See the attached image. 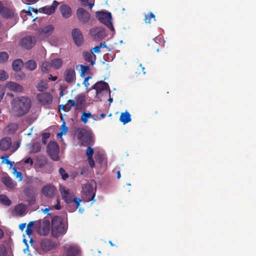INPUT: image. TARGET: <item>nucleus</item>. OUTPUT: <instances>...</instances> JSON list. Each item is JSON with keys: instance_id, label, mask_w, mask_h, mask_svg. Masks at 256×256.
Segmentation results:
<instances>
[{"instance_id": "3", "label": "nucleus", "mask_w": 256, "mask_h": 256, "mask_svg": "<svg viewBox=\"0 0 256 256\" xmlns=\"http://www.w3.org/2000/svg\"><path fill=\"white\" fill-rule=\"evenodd\" d=\"M78 139L84 146H92L94 139L90 132L85 128H78L76 130Z\"/></svg>"}, {"instance_id": "21", "label": "nucleus", "mask_w": 256, "mask_h": 256, "mask_svg": "<svg viewBox=\"0 0 256 256\" xmlns=\"http://www.w3.org/2000/svg\"><path fill=\"white\" fill-rule=\"evenodd\" d=\"M59 3L56 0H54L51 6H46L42 8V12L46 14L50 15L54 14Z\"/></svg>"}, {"instance_id": "45", "label": "nucleus", "mask_w": 256, "mask_h": 256, "mask_svg": "<svg viewBox=\"0 0 256 256\" xmlns=\"http://www.w3.org/2000/svg\"><path fill=\"white\" fill-rule=\"evenodd\" d=\"M50 136V134L48 132H45L42 134V142L46 144V140Z\"/></svg>"}, {"instance_id": "42", "label": "nucleus", "mask_w": 256, "mask_h": 256, "mask_svg": "<svg viewBox=\"0 0 256 256\" xmlns=\"http://www.w3.org/2000/svg\"><path fill=\"white\" fill-rule=\"evenodd\" d=\"M72 202H74L76 204V207L74 208V210H75L80 206L82 200L78 198H72Z\"/></svg>"}, {"instance_id": "60", "label": "nucleus", "mask_w": 256, "mask_h": 256, "mask_svg": "<svg viewBox=\"0 0 256 256\" xmlns=\"http://www.w3.org/2000/svg\"><path fill=\"white\" fill-rule=\"evenodd\" d=\"M48 79L52 81H55L58 79V76H52V74H50Z\"/></svg>"}, {"instance_id": "14", "label": "nucleus", "mask_w": 256, "mask_h": 256, "mask_svg": "<svg viewBox=\"0 0 256 256\" xmlns=\"http://www.w3.org/2000/svg\"><path fill=\"white\" fill-rule=\"evenodd\" d=\"M40 247L43 251L48 252L55 248L56 244L51 240L44 238L40 241Z\"/></svg>"}, {"instance_id": "19", "label": "nucleus", "mask_w": 256, "mask_h": 256, "mask_svg": "<svg viewBox=\"0 0 256 256\" xmlns=\"http://www.w3.org/2000/svg\"><path fill=\"white\" fill-rule=\"evenodd\" d=\"M59 8L62 16L64 18H68L72 16V10L69 6L62 4Z\"/></svg>"}, {"instance_id": "51", "label": "nucleus", "mask_w": 256, "mask_h": 256, "mask_svg": "<svg viewBox=\"0 0 256 256\" xmlns=\"http://www.w3.org/2000/svg\"><path fill=\"white\" fill-rule=\"evenodd\" d=\"M6 251L4 248H0V256H6Z\"/></svg>"}, {"instance_id": "41", "label": "nucleus", "mask_w": 256, "mask_h": 256, "mask_svg": "<svg viewBox=\"0 0 256 256\" xmlns=\"http://www.w3.org/2000/svg\"><path fill=\"white\" fill-rule=\"evenodd\" d=\"M8 78V74L4 70H0V80H4Z\"/></svg>"}, {"instance_id": "50", "label": "nucleus", "mask_w": 256, "mask_h": 256, "mask_svg": "<svg viewBox=\"0 0 256 256\" xmlns=\"http://www.w3.org/2000/svg\"><path fill=\"white\" fill-rule=\"evenodd\" d=\"M90 78H91V76H88L87 77H86L84 80V82H83V84H84L85 86L88 88V85H89V83L88 82V80Z\"/></svg>"}, {"instance_id": "23", "label": "nucleus", "mask_w": 256, "mask_h": 256, "mask_svg": "<svg viewBox=\"0 0 256 256\" xmlns=\"http://www.w3.org/2000/svg\"><path fill=\"white\" fill-rule=\"evenodd\" d=\"M11 144V138L5 137L0 140V149L2 151H6L10 148Z\"/></svg>"}, {"instance_id": "9", "label": "nucleus", "mask_w": 256, "mask_h": 256, "mask_svg": "<svg viewBox=\"0 0 256 256\" xmlns=\"http://www.w3.org/2000/svg\"><path fill=\"white\" fill-rule=\"evenodd\" d=\"M64 80L69 84L75 83L76 80V72L73 68H66L64 73Z\"/></svg>"}, {"instance_id": "62", "label": "nucleus", "mask_w": 256, "mask_h": 256, "mask_svg": "<svg viewBox=\"0 0 256 256\" xmlns=\"http://www.w3.org/2000/svg\"><path fill=\"white\" fill-rule=\"evenodd\" d=\"M99 46H100V48H107L108 46H107V45H106V42H102L100 44Z\"/></svg>"}, {"instance_id": "56", "label": "nucleus", "mask_w": 256, "mask_h": 256, "mask_svg": "<svg viewBox=\"0 0 256 256\" xmlns=\"http://www.w3.org/2000/svg\"><path fill=\"white\" fill-rule=\"evenodd\" d=\"M70 104V106H71V108L74 106L75 104V102L74 100H68L67 102V104Z\"/></svg>"}, {"instance_id": "40", "label": "nucleus", "mask_w": 256, "mask_h": 256, "mask_svg": "<svg viewBox=\"0 0 256 256\" xmlns=\"http://www.w3.org/2000/svg\"><path fill=\"white\" fill-rule=\"evenodd\" d=\"M94 152V149L91 146H88L86 150V155L88 156V158H92Z\"/></svg>"}, {"instance_id": "63", "label": "nucleus", "mask_w": 256, "mask_h": 256, "mask_svg": "<svg viewBox=\"0 0 256 256\" xmlns=\"http://www.w3.org/2000/svg\"><path fill=\"white\" fill-rule=\"evenodd\" d=\"M34 224V222H30L28 224V226H27L26 228H30V229H32V228Z\"/></svg>"}, {"instance_id": "37", "label": "nucleus", "mask_w": 256, "mask_h": 256, "mask_svg": "<svg viewBox=\"0 0 256 256\" xmlns=\"http://www.w3.org/2000/svg\"><path fill=\"white\" fill-rule=\"evenodd\" d=\"M92 118V114L90 112H83L81 116V120L84 123L86 124L88 119Z\"/></svg>"}, {"instance_id": "17", "label": "nucleus", "mask_w": 256, "mask_h": 256, "mask_svg": "<svg viewBox=\"0 0 256 256\" xmlns=\"http://www.w3.org/2000/svg\"><path fill=\"white\" fill-rule=\"evenodd\" d=\"M66 256H80V248L74 245H70L64 247Z\"/></svg>"}, {"instance_id": "29", "label": "nucleus", "mask_w": 256, "mask_h": 256, "mask_svg": "<svg viewBox=\"0 0 256 256\" xmlns=\"http://www.w3.org/2000/svg\"><path fill=\"white\" fill-rule=\"evenodd\" d=\"M92 55L96 58V56L92 53V52H84L82 54V56H84V60L88 62H90L91 64L93 66L94 64H95V61L92 60Z\"/></svg>"}, {"instance_id": "5", "label": "nucleus", "mask_w": 256, "mask_h": 256, "mask_svg": "<svg viewBox=\"0 0 256 256\" xmlns=\"http://www.w3.org/2000/svg\"><path fill=\"white\" fill-rule=\"evenodd\" d=\"M46 152L52 160L56 162L59 160L60 148L56 142H50L47 146Z\"/></svg>"}, {"instance_id": "34", "label": "nucleus", "mask_w": 256, "mask_h": 256, "mask_svg": "<svg viewBox=\"0 0 256 256\" xmlns=\"http://www.w3.org/2000/svg\"><path fill=\"white\" fill-rule=\"evenodd\" d=\"M26 210L25 207L23 204H19L16 206L14 211L19 216L23 214Z\"/></svg>"}, {"instance_id": "16", "label": "nucleus", "mask_w": 256, "mask_h": 256, "mask_svg": "<svg viewBox=\"0 0 256 256\" xmlns=\"http://www.w3.org/2000/svg\"><path fill=\"white\" fill-rule=\"evenodd\" d=\"M38 101L42 104H48L52 102V96L48 92H42L37 96Z\"/></svg>"}, {"instance_id": "2", "label": "nucleus", "mask_w": 256, "mask_h": 256, "mask_svg": "<svg viewBox=\"0 0 256 256\" xmlns=\"http://www.w3.org/2000/svg\"><path fill=\"white\" fill-rule=\"evenodd\" d=\"M67 228L60 216H55L52 218V234L53 236L58 238L64 234L67 230Z\"/></svg>"}, {"instance_id": "54", "label": "nucleus", "mask_w": 256, "mask_h": 256, "mask_svg": "<svg viewBox=\"0 0 256 256\" xmlns=\"http://www.w3.org/2000/svg\"><path fill=\"white\" fill-rule=\"evenodd\" d=\"M8 157H2V159H4V158H7ZM6 163L7 164H8L10 166V167H12L13 165V162H12L11 161L8 160L7 158H6Z\"/></svg>"}, {"instance_id": "20", "label": "nucleus", "mask_w": 256, "mask_h": 256, "mask_svg": "<svg viewBox=\"0 0 256 256\" xmlns=\"http://www.w3.org/2000/svg\"><path fill=\"white\" fill-rule=\"evenodd\" d=\"M50 230V222L49 220H44L39 229L38 232L42 236H46L48 234Z\"/></svg>"}, {"instance_id": "55", "label": "nucleus", "mask_w": 256, "mask_h": 256, "mask_svg": "<svg viewBox=\"0 0 256 256\" xmlns=\"http://www.w3.org/2000/svg\"><path fill=\"white\" fill-rule=\"evenodd\" d=\"M83 6H86L88 5V0H78Z\"/></svg>"}, {"instance_id": "30", "label": "nucleus", "mask_w": 256, "mask_h": 256, "mask_svg": "<svg viewBox=\"0 0 256 256\" xmlns=\"http://www.w3.org/2000/svg\"><path fill=\"white\" fill-rule=\"evenodd\" d=\"M50 62L52 68H53L55 70H58L61 68L62 64V59L60 58L52 60Z\"/></svg>"}, {"instance_id": "12", "label": "nucleus", "mask_w": 256, "mask_h": 256, "mask_svg": "<svg viewBox=\"0 0 256 256\" xmlns=\"http://www.w3.org/2000/svg\"><path fill=\"white\" fill-rule=\"evenodd\" d=\"M56 188L52 184H46L42 189V194L47 198H52L55 195Z\"/></svg>"}, {"instance_id": "6", "label": "nucleus", "mask_w": 256, "mask_h": 256, "mask_svg": "<svg viewBox=\"0 0 256 256\" xmlns=\"http://www.w3.org/2000/svg\"><path fill=\"white\" fill-rule=\"evenodd\" d=\"M76 16L80 22L86 24L91 18L90 14L82 8H78L76 10Z\"/></svg>"}, {"instance_id": "57", "label": "nucleus", "mask_w": 256, "mask_h": 256, "mask_svg": "<svg viewBox=\"0 0 256 256\" xmlns=\"http://www.w3.org/2000/svg\"><path fill=\"white\" fill-rule=\"evenodd\" d=\"M80 174L81 175H83V176L87 175V170H86V169L84 168H82L81 170Z\"/></svg>"}, {"instance_id": "13", "label": "nucleus", "mask_w": 256, "mask_h": 256, "mask_svg": "<svg viewBox=\"0 0 256 256\" xmlns=\"http://www.w3.org/2000/svg\"><path fill=\"white\" fill-rule=\"evenodd\" d=\"M72 36L75 44L80 46L83 43V36L78 28H74L72 31Z\"/></svg>"}, {"instance_id": "32", "label": "nucleus", "mask_w": 256, "mask_h": 256, "mask_svg": "<svg viewBox=\"0 0 256 256\" xmlns=\"http://www.w3.org/2000/svg\"><path fill=\"white\" fill-rule=\"evenodd\" d=\"M41 144L40 142H34L32 144L30 153L36 154L40 152Z\"/></svg>"}, {"instance_id": "11", "label": "nucleus", "mask_w": 256, "mask_h": 256, "mask_svg": "<svg viewBox=\"0 0 256 256\" xmlns=\"http://www.w3.org/2000/svg\"><path fill=\"white\" fill-rule=\"evenodd\" d=\"M90 34L95 40H102L106 36L104 29L100 27H96L91 29Z\"/></svg>"}, {"instance_id": "28", "label": "nucleus", "mask_w": 256, "mask_h": 256, "mask_svg": "<svg viewBox=\"0 0 256 256\" xmlns=\"http://www.w3.org/2000/svg\"><path fill=\"white\" fill-rule=\"evenodd\" d=\"M23 66V62L20 59H16L14 60L12 63V67L14 70L16 72L20 71Z\"/></svg>"}, {"instance_id": "48", "label": "nucleus", "mask_w": 256, "mask_h": 256, "mask_svg": "<svg viewBox=\"0 0 256 256\" xmlns=\"http://www.w3.org/2000/svg\"><path fill=\"white\" fill-rule=\"evenodd\" d=\"M88 164L91 168H93L95 166V162L94 160L92 158H88Z\"/></svg>"}, {"instance_id": "10", "label": "nucleus", "mask_w": 256, "mask_h": 256, "mask_svg": "<svg viewBox=\"0 0 256 256\" xmlns=\"http://www.w3.org/2000/svg\"><path fill=\"white\" fill-rule=\"evenodd\" d=\"M36 40L32 36H28L22 38L20 44L21 46L27 50L32 48L36 44Z\"/></svg>"}, {"instance_id": "58", "label": "nucleus", "mask_w": 256, "mask_h": 256, "mask_svg": "<svg viewBox=\"0 0 256 256\" xmlns=\"http://www.w3.org/2000/svg\"><path fill=\"white\" fill-rule=\"evenodd\" d=\"M84 101V98L83 96H80L78 100H76V102L79 104H82V102Z\"/></svg>"}, {"instance_id": "35", "label": "nucleus", "mask_w": 256, "mask_h": 256, "mask_svg": "<svg viewBox=\"0 0 256 256\" xmlns=\"http://www.w3.org/2000/svg\"><path fill=\"white\" fill-rule=\"evenodd\" d=\"M26 67L30 70H33L36 68V63L33 60H29L26 62Z\"/></svg>"}, {"instance_id": "27", "label": "nucleus", "mask_w": 256, "mask_h": 256, "mask_svg": "<svg viewBox=\"0 0 256 256\" xmlns=\"http://www.w3.org/2000/svg\"><path fill=\"white\" fill-rule=\"evenodd\" d=\"M131 120L130 114L128 112H122L120 116V120L124 124L130 122Z\"/></svg>"}, {"instance_id": "15", "label": "nucleus", "mask_w": 256, "mask_h": 256, "mask_svg": "<svg viewBox=\"0 0 256 256\" xmlns=\"http://www.w3.org/2000/svg\"><path fill=\"white\" fill-rule=\"evenodd\" d=\"M24 193L25 196L30 199L28 202L30 205H32L36 202V191L32 187H28L24 190Z\"/></svg>"}, {"instance_id": "52", "label": "nucleus", "mask_w": 256, "mask_h": 256, "mask_svg": "<svg viewBox=\"0 0 256 256\" xmlns=\"http://www.w3.org/2000/svg\"><path fill=\"white\" fill-rule=\"evenodd\" d=\"M144 20L146 24H150L151 22V18H150L149 15H146L145 14V18Z\"/></svg>"}, {"instance_id": "36", "label": "nucleus", "mask_w": 256, "mask_h": 256, "mask_svg": "<svg viewBox=\"0 0 256 256\" xmlns=\"http://www.w3.org/2000/svg\"><path fill=\"white\" fill-rule=\"evenodd\" d=\"M51 64L50 62H44L41 66V70L44 72H47L51 68Z\"/></svg>"}, {"instance_id": "39", "label": "nucleus", "mask_w": 256, "mask_h": 256, "mask_svg": "<svg viewBox=\"0 0 256 256\" xmlns=\"http://www.w3.org/2000/svg\"><path fill=\"white\" fill-rule=\"evenodd\" d=\"M58 172L60 176H62V178L64 180H66L68 177V174L66 172V171L62 168H60L58 170Z\"/></svg>"}, {"instance_id": "59", "label": "nucleus", "mask_w": 256, "mask_h": 256, "mask_svg": "<svg viewBox=\"0 0 256 256\" xmlns=\"http://www.w3.org/2000/svg\"><path fill=\"white\" fill-rule=\"evenodd\" d=\"M26 226V223H22L19 225V228L22 231H23Z\"/></svg>"}, {"instance_id": "43", "label": "nucleus", "mask_w": 256, "mask_h": 256, "mask_svg": "<svg viewBox=\"0 0 256 256\" xmlns=\"http://www.w3.org/2000/svg\"><path fill=\"white\" fill-rule=\"evenodd\" d=\"M13 170H14V172L16 174V176L17 178H20V180H22V172H20L17 171L16 168H14Z\"/></svg>"}, {"instance_id": "38", "label": "nucleus", "mask_w": 256, "mask_h": 256, "mask_svg": "<svg viewBox=\"0 0 256 256\" xmlns=\"http://www.w3.org/2000/svg\"><path fill=\"white\" fill-rule=\"evenodd\" d=\"M78 66H80V76L82 77H84L85 74L90 70V66H84L82 64H80Z\"/></svg>"}, {"instance_id": "47", "label": "nucleus", "mask_w": 256, "mask_h": 256, "mask_svg": "<svg viewBox=\"0 0 256 256\" xmlns=\"http://www.w3.org/2000/svg\"><path fill=\"white\" fill-rule=\"evenodd\" d=\"M100 48H101L99 45L96 46L95 47H94L93 48H92L91 50V52L93 54H94V52L97 53V54L100 53Z\"/></svg>"}, {"instance_id": "18", "label": "nucleus", "mask_w": 256, "mask_h": 256, "mask_svg": "<svg viewBox=\"0 0 256 256\" xmlns=\"http://www.w3.org/2000/svg\"><path fill=\"white\" fill-rule=\"evenodd\" d=\"M92 88L96 90L97 94L100 93L102 90H110L108 84L104 81H99L96 83L92 86Z\"/></svg>"}, {"instance_id": "53", "label": "nucleus", "mask_w": 256, "mask_h": 256, "mask_svg": "<svg viewBox=\"0 0 256 256\" xmlns=\"http://www.w3.org/2000/svg\"><path fill=\"white\" fill-rule=\"evenodd\" d=\"M26 233L30 237L32 233V229L26 228Z\"/></svg>"}, {"instance_id": "33", "label": "nucleus", "mask_w": 256, "mask_h": 256, "mask_svg": "<svg viewBox=\"0 0 256 256\" xmlns=\"http://www.w3.org/2000/svg\"><path fill=\"white\" fill-rule=\"evenodd\" d=\"M9 58V54L6 52H0V64H4L6 62Z\"/></svg>"}, {"instance_id": "26", "label": "nucleus", "mask_w": 256, "mask_h": 256, "mask_svg": "<svg viewBox=\"0 0 256 256\" xmlns=\"http://www.w3.org/2000/svg\"><path fill=\"white\" fill-rule=\"evenodd\" d=\"M2 183L8 188L12 189L15 188L16 184L14 183L10 177H4L2 178Z\"/></svg>"}, {"instance_id": "25", "label": "nucleus", "mask_w": 256, "mask_h": 256, "mask_svg": "<svg viewBox=\"0 0 256 256\" xmlns=\"http://www.w3.org/2000/svg\"><path fill=\"white\" fill-rule=\"evenodd\" d=\"M6 86L8 89L16 92H21L23 89L22 86L12 82H8L6 84Z\"/></svg>"}, {"instance_id": "64", "label": "nucleus", "mask_w": 256, "mask_h": 256, "mask_svg": "<svg viewBox=\"0 0 256 256\" xmlns=\"http://www.w3.org/2000/svg\"><path fill=\"white\" fill-rule=\"evenodd\" d=\"M149 16L150 18H151V19L153 18L154 21L156 20L155 15L152 12H149Z\"/></svg>"}, {"instance_id": "1", "label": "nucleus", "mask_w": 256, "mask_h": 256, "mask_svg": "<svg viewBox=\"0 0 256 256\" xmlns=\"http://www.w3.org/2000/svg\"><path fill=\"white\" fill-rule=\"evenodd\" d=\"M30 107L31 102L30 98L26 97L16 98L12 102L10 112L14 116H22L28 112Z\"/></svg>"}, {"instance_id": "31", "label": "nucleus", "mask_w": 256, "mask_h": 256, "mask_svg": "<svg viewBox=\"0 0 256 256\" xmlns=\"http://www.w3.org/2000/svg\"><path fill=\"white\" fill-rule=\"evenodd\" d=\"M0 202L4 205L9 206L11 204V201L4 194L0 195Z\"/></svg>"}, {"instance_id": "44", "label": "nucleus", "mask_w": 256, "mask_h": 256, "mask_svg": "<svg viewBox=\"0 0 256 256\" xmlns=\"http://www.w3.org/2000/svg\"><path fill=\"white\" fill-rule=\"evenodd\" d=\"M52 209H55L57 210H60L61 208V206L60 204V200L59 198H56V204L54 206H53L51 208Z\"/></svg>"}, {"instance_id": "46", "label": "nucleus", "mask_w": 256, "mask_h": 256, "mask_svg": "<svg viewBox=\"0 0 256 256\" xmlns=\"http://www.w3.org/2000/svg\"><path fill=\"white\" fill-rule=\"evenodd\" d=\"M60 110L62 109L65 112H68L71 109V106H70L67 104H63L60 106Z\"/></svg>"}, {"instance_id": "22", "label": "nucleus", "mask_w": 256, "mask_h": 256, "mask_svg": "<svg viewBox=\"0 0 256 256\" xmlns=\"http://www.w3.org/2000/svg\"><path fill=\"white\" fill-rule=\"evenodd\" d=\"M60 190L62 199L68 204L72 202V196L70 194L69 190L64 186L60 187Z\"/></svg>"}, {"instance_id": "49", "label": "nucleus", "mask_w": 256, "mask_h": 256, "mask_svg": "<svg viewBox=\"0 0 256 256\" xmlns=\"http://www.w3.org/2000/svg\"><path fill=\"white\" fill-rule=\"evenodd\" d=\"M24 162L25 164H30V166H32L34 164L33 160L30 157H29L25 159L24 160Z\"/></svg>"}, {"instance_id": "7", "label": "nucleus", "mask_w": 256, "mask_h": 256, "mask_svg": "<svg viewBox=\"0 0 256 256\" xmlns=\"http://www.w3.org/2000/svg\"><path fill=\"white\" fill-rule=\"evenodd\" d=\"M0 14L4 18L11 19L14 18L16 14H15L13 9L4 6L0 2Z\"/></svg>"}, {"instance_id": "24", "label": "nucleus", "mask_w": 256, "mask_h": 256, "mask_svg": "<svg viewBox=\"0 0 256 256\" xmlns=\"http://www.w3.org/2000/svg\"><path fill=\"white\" fill-rule=\"evenodd\" d=\"M83 190L86 196H88L90 197L88 198V200H92L95 196V194L94 192L92 186L90 184H86L83 188Z\"/></svg>"}, {"instance_id": "8", "label": "nucleus", "mask_w": 256, "mask_h": 256, "mask_svg": "<svg viewBox=\"0 0 256 256\" xmlns=\"http://www.w3.org/2000/svg\"><path fill=\"white\" fill-rule=\"evenodd\" d=\"M54 30V27L52 24H49L40 28L38 31V37L40 39H44L50 36Z\"/></svg>"}, {"instance_id": "61", "label": "nucleus", "mask_w": 256, "mask_h": 256, "mask_svg": "<svg viewBox=\"0 0 256 256\" xmlns=\"http://www.w3.org/2000/svg\"><path fill=\"white\" fill-rule=\"evenodd\" d=\"M61 128L62 130V131H64V133H66L68 130V128L66 126L64 122L62 125Z\"/></svg>"}, {"instance_id": "4", "label": "nucleus", "mask_w": 256, "mask_h": 256, "mask_svg": "<svg viewBox=\"0 0 256 256\" xmlns=\"http://www.w3.org/2000/svg\"><path fill=\"white\" fill-rule=\"evenodd\" d=\"M96 18L102 24H104L112 31H114V28L112 23V14L110 12H97Z\"/></svg>"}]
</instances>
